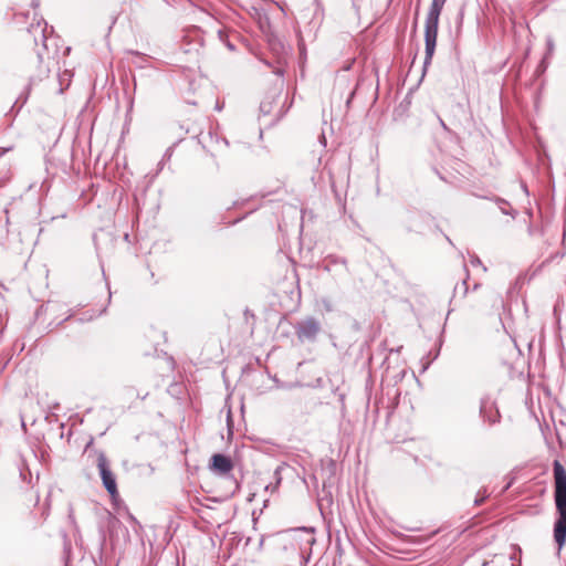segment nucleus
I'll list each match as a JSON object with an SVG mask.
<instances>
[{
    "label": "nucleus",
    "mask_w": 566,
    "mask_h": 566,
    "mask_svg": "<svg viewBox=\"0 0 566 566\" xmlns=\"http://www.w3.org/2000/svg\"><path fill=\"white\" fill-rule=\"evenodd\" d=\"M554 472V500L557 517L554 523V539L560 549L566 544V470L555 460Z\"/></svg>",
    "instance_id": "1"
},
{
    "label": "nucleus",
    "mask_w": 566,
    "mask_h": 566,
    "mask_svg": "<svg viewBox=\"0 0 566 566\" xmlns=\"http://www.w3.org/2000/svg\"><path fill=\"white\" fill-rule=\"evenodd\" d=\"M447 0H432L429 12L424 22V45H426V56L423 61V69L431 63L432 56L434 54L436 45H437V36H438V25L439 18L443 6Z\"/></svg>",
    "instance_id": "2"
},
{
    "label": "nucleus",
    "mask_w": 566,
    "mask_h": 566,
    "mask_svg": "<svg viewBox=\"0 0 566 566\" xmlns=\"http://www.w3.org/2000/svg\"><path fill=\"white\" fill-rule=\"evenodd\" d=\"M301 531H290L277 535L275 539V549L284 560L303 559L300 541Z\"/></svg>",
    "instance_id": "3"
},
{
    "label": "nucleus",
    "mask_w": 566,
    "mask_h": 566,
    "mask_svg": "<svg viewBox=\"0 0 566 566\" xmlns=\"http://www.w3.org/2000/svg\"><path fill=\"white\" fill-rule=\"evenodd\" d=\"M97 468L103 482L104 488L112 497L118 495L117 483L114 473L112 472L107 458L103 452L97 455Z\"/></svg>",
    "instance_id": "4"
},
{
    "label": "nucleus",
    "mask_w": 566,
    "mask_h": 566,
    "mask_svg": "<svg viewBox=\"0 0 566 566\" xmlns=\"http://www.w3.org/2000/svg\"><path fill=\"white\" fill-rule=\"evenodd\" d=\"M295 331L300 340H314L321 331V325L316 318L307 317L297 323Z\"/></svg>",
    "instance_id": "5"
},
{
    "label": "nucleus",
    "mask_w": 566,
    "mask_h": 566,
    "mask_svg": "<svg viewBox=\"0 0 566 566\" xmlns=\"http://www.w3.org/2000/svg\"><path fill=\"white\" fill-rule=\"evenodd\" d=\"M480 415L490 424H494L500 420V412L495 403L489 398L484 397L480 402Z\"/></svg>",
    "instance_id": "6"
},
{
    "label": "nucleus",
    "mask_w": 566,
    "mask_h": 566,
    "mask_svg": "<svg viewBox=\"0 0 566 566\" xmlns=\"http://www.w3.org/2000/svg\"><path fill=\"white\" fill-rule=\"evenodd\" d=\"M233 468L231 459L224 454L217 453L211 458V470L219 474H227Z\"/></svg>",
    "instance_id": "7"
},
{
    "label": "nucleus",
    "mask_w": 566,
    "mask_h": 566,
    "mask_svg": "<svg viewBox=\"0 0 566 566\" xmlns=\"http://www.w3.org/2000/svg\"><path fill=\"white\" fill-rule=\"evenodd\" d=\"M45 30H46V22L43 20H39L36 23H32L29 28V33H31L34 38V42L38 43V35L41 36L42 42L45 41Z\"/></svg>",
    "instance_id": "8"
},
{
    "label": "nucleus",
    "mask_w": 566,
    "mask_h": 566,
    "mask_svg": "<svg viewBox=\"0 0 566 566\" xmlns=\"http://www.w3.org/2000/svg\"><path fill=\"white\" fill-rule=\"evenodd\" d=\"M338 263L342 264L345 269H347L346 261L344 259H338L334 255H329L325 259L324 270L331 272L332 268Z\"/></svg>",
    "instance_id": "9"
},
{
    "label": "nucleus",
    "mask_w": 566,
    "mask_h": 566,
    "mask_svg": "<svg viewBox=\"0 0 566 566\" xmlns=\"http://www.w3.org/2000/svg\"><path fill=\"white\" fill-rule=\"evenodd\" d=\"M486 497H488V493H486L485 489L483 491H479V493L474 500V505L475 506L481 505L485 501Z\"/></svg>",
    "instance_id": "10"
},
{
    "label": "nucleus",
    "mask_w": 566,
    "mask_h": 566,
    "mask_svg": "<svg viewBox=\"0 0 566 566\" xmlns=\"http://www.w3.org/2000/svg\"><path fill=\"white\" fill-rule=\"evenodd\" d=\"M282 465L277 467L274 471V476H275V484L274 486L272 488V490H276L282 481V478H281V471H282Z\"/></svg>",
    "instance_id": "11"
},
{
    "label": "nucleus",
    "mask_w": 566,
    "mask_h": 566,
    "mask_svg": "<svg viewBox=\"0 0 566 566\" xmlns=\"http://www.w3.org/2000/svg\"><path fill=\"white\" fill-rule=\"evenodd\" d=\"M471 263H472L473 265H480V264H481V261H480V259H479L478 256H473V258L471 259Z\"/></svg>",
    "instance_id": "12"
},
{
    "label": "nucleus",
    "mask_w": 566,
    "mask_h": 566,
    "mask_svg": "<svg viewBox=\"0 0 566 566\" xmlns=\"http://www.w3.org/2000/svg\"><path fill=\"white\" fill-rule=\"evenodd\" d=\"M462 287H463V294H467V292H468L467 280H464V281L462 282Z\"/></svg>",
    "instance_id": "13"
},
{
    "label": "nucleus",
    "mask_w": 566,
    "mask_h": 566,
    "mask_svg": "<svg viewBox=\"0 0 566 566\" xmlns=\"http://www.w3.org/2000/svg\"><path fill=\"white\" fill-rule=\"evenodd\" d=\"M547 44H548V49H549V51H552V50H553V48H554V43H553V41H552V40H548Z\"/></svg>",
    "instance_id": "14"
},
{
    "label": "nucleus",
    "mask_w": 566,
    "mask_h": 566,
    "mask_svg": "<svg viewBox=\"0 0 566 566\" xmlns=\"http://www.w3.org/2000/svg\"><path fill=\"white\" fill-rule=\"evenodd\" d=\"M315 542V538L313 536H310L306 541L307 544H313Z\"/></svg>",
    "instance_id": "15"
},
{
    "label": "nucleus",
    "mask_w": 566,
    "mask_h": 566,
    "mask_svg": "<svg viewBox=\"0 0 566 566\" xmlns=\"http://www.w3.org/2000/svg\"><path fill=\"white\" fill-rule=\"evenodd\" d=\"M439 122H440V125L443 127V129H448L447 125L444 124V122L441 118H439Z\"/></svg>",
    "instance_id": "16"
},
{
    "label": "nucleus",
    "mask_w": 566,
    "mask_h": 566,
    "mask_svg": "<svg viewBox=\"0 0 566 566\" xmlns=\"http://www.w3.org/2000/svg\"><path fill=\"white\" fill-rule=\"evenodd\" d=\"M130 53L136 55V56H142V54L139 52H136V51H130Z\"/></svg>",
    "instance_id": "17"
}]
</instances>
